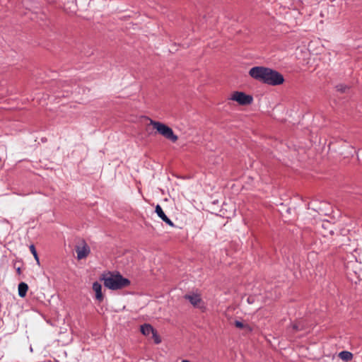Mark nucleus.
<instances>
[{
    "instance_id": "1",
    "label": "nucleus",
    "mask_w": 362,
    "mask_h": 362,
    "mask_svg": "<svg viewBox=\"0 0 362 362\" xmlns=\"http://www.w3.org/2000/svg\"><path fill=\"white\" fill-rule=\"evenodd\" d=\"M249 74L255 80L270 86H279L284 82V76L281 73L264 66L252 67Z\"/></svg>"
},
{
    "instance_id": "2",
    "label": "nucleus",
    "mask_w": 362,
    "mask_h": 362,
    "mask_svg": "<svg viewBox=\"0 0 362 362\" xmlns=\"http://www.w3.org/2000/svg\"><path fill=\"white\" fill-rule=\"evenodd\" d=\"M100 280L103 281L105 287L111 290L122 289L130 284L129 280L124 278L119 273L108 272L103 274L100 277Z\"/></svg>"
},
{
    "instance_id": "3",
    "label": "nucleus",
    "mask_w": 362,
    "mask_h": 362,
    "mask_svg": "<svg viewBox=\"0 0 362 362\" xmlns=\"http://www.w3.org/2000/svg\"><path fill=\"white\" fill-rule=\"evenodd\" d=\"M150 124L152 125L160 134L167 139H169L172 142H176L177 141L178 136L175 135L173 129L166 124L153 119H150Z\"/></svg>"
},
{
    "instance_id": "4",
    "label": "nucleus",
    "mask_w": 362,
    "mask_h": 362,
    "mask_svg": "<svg viewBox=\"0 0 362 362\" xmlns=\"http://www.w3.org/2000/svg\"><path fill=\"white\" fill-rule=\"evenodd\" d=\"M75 250L78 260L86 258L90 252L89 246L83 239H78L77 240L75 246Z\"/></svg>"
},
{
    "instance_id": "5",
    "label": "nucleus",
    "mask_w": 362,
    "mask_h": 362,
    "mask_svg": "<svg viewBox=\"0 0 362 362\" xmlns=\"http://www.w3.org/2000/svg\"><path fill=\"white\" fill-rule=\"evenodd\" d=\"M230 100L236 101L241 105H250L253 101V98L250 95H247L243 92L235 91L231 95Z\"/></svg>"
},
{
    "instance_id": "6",
    "label": "nucleus",
    "mask_w": 362,
    "mask_h": 362,
    "mask_svg": "<svg viewBox=\"0 0 362 362\" xmlns=\"http://www.w3.org/2000/svg\"><path fill=\"white\" fill-rule=\"evenodd\" d=\"M184 298L188 300L190 303L196 308L202 309L204 308V302L201 298V296L198 293H189L186 294Z\"/></svg>"
},
{
    "instance_id": "7",
    "label": "nucleus",
    "mask_w": 362,
    "mask_h": 362,
    "mask_svg": "<svg viewBox=\"0 0 362 362\" xmlns=\"http://www.w3.org/2000/svg\"><path fill=\"white\" fill-rule=\"evenodd\" d=\"M157 215L168 226H175L171 220L165 215L163 209L159 204H157L155 209Z\"/></svg>"
},
{
    "instance_id": "8",
    "label": "nucleus",
    "mask_w": 362,
    "mask_h": 362,
    "mask_svg": "<svg viewBox=\"0 0 362 362\" xmlns=\"http://www.w3.org/2000/svg\"><path fill=\"white\" fill-rule=\"evenodd\" d=\"M92 288L95 293V299L100 303L102 302L104 299V296L102 293L101 284L98 281H95L93 284Z\"/></svg>"
},
{
    "instance_id": "9",
    "label": "nucleus",
    "mask_w": 362,
    "mask_h": 362,
    "mask_svg": "<svg viewBox=\"0 0 362 362\" xmlns=\"http://www.w3.org/2000/svg\"><path fill=\"white\" fill-rule=\"evenodd\" d=\"M140 329L141 332L145 336H148L155 331L153 327L149 324H144L141 325Z\"/></svg>"
},
{
    "instance_id": "10",
    "label": "nucleus",
    "mask_w": 362,
    "mask_h": 362,
    "mask_svg": "<svg viewBox=\"0 0 362 362\" xmlns=\"http://www.w3.org/2000/svg\"><path fill=\"white\" fill-rule=\"evenodd\" d=\"M18 295L20 297L23 298L26 296L28 290V286L24 282H21L18 284Z\"/></svg>"
},
{
    "instance_id": "11",
    "label": "nucleus",
    "mask_w": 362,
    "mask_h": 362,
    "mask_svg": "<svg viewBox=\"0 0 362 362\" xmlns=\"http://www.w3.org/2000/svg\"><path fill=\"white\" fill-rule=\"evenodd\" d=\"M339 357L344 361H349L353 358V354L349 351H343L339 354Z\"/></svg>"
},
{
    "instance_id": "12",
    "label": "nucleus",
    "mask_w": 362,
    "mask_h": 362,
    "mask_svg": "<svg viewBox=\"0 0 362 362\" xmlns=\"http://www.w3.org/2000/svg\"><path fill=\"white\" fill-rule=\"evenodd\" d=\"M292 327H293V329L295 331H299V330L305 329V325H304V323H303V322L302 320L298 321V322L294 323Z\"/></svg>"
},
{
    "instance_id": "13",
    "label": "nucleus",
    "mask_w": 362,
    "mask_h": 362,
    "mask_svg": "<svg viewBox=\"0 0 362 362\" xmlns=\"http://www.w3.org/2000/svg\"><path fill=\"white\" fill-rule=\"evenodd\" d=\"M29 249H30V252L33 254L35 259L36 260L37 264H40V259H39V257H38V255H37V251H36V249H35L34 245H30Z\"/></svg>"
},
{
    "instance_id": "14",
    "label": "nucleus",
    "mask_w": 362,
    "mask_h": 362,
    "mask_svg": "<svg viewBox=\"0 0 362 362\" xmlns=\"http://www.w3.org/2000/svg\"><path fill=\"white\" fill-rule=\"evenodd\" d=\"M336 89L341 93H345L349 89V87L344 84H339L336 86Z\"/></svg>"
},
{
    "instance_id": "15",
    "label": "nucleus",
    "mask_w": 362,
    "mask_h": 362,
    "mask_svg": "<svg viewBox=\"0 0 362 362\" xmlns=\"http://www.w3.org/2000/svg\"><path fill=\"white\" fill-rule=\"evenodd\" d=\"M234 325L237 328H239V329L247 328L250 331L251 330V329L250 328L249 326L244 325L242 322L235 321Z\"/></svg>"
},
{
    "instance_id": "16",
    "label": "nucleus",
    "mask_w": 362,
    "mask_h": 362,
    "mask_svg": "<svg viewBox=\"0 0 362 362\" xmlns=\"http://www.w3.org/2000/svg\"><path fill=\"white\" fill-rule=\"evenodd\" d=\"M152 338L154 340V342L156 344H160V341H161V339L160 338V337L157 334L156 332L154 331L153 333H152Z\"/></svg>"
},
{
    "instance_id": "17",
    "label": "nucleus",
    "mask_w": 362,
    "mask_h": 362,
    "mask_svg": "<svg viewBox=\"0 0 362 362\" xmlns=\"http://www.w3.org/2000/svg\"><path fill=\"white\" fill-rule=\"evenodd\" d=\"M322 221H323V222H328V223H331V224H335V223H334V222H331L330 221H328V220H323ZM322 226H325L324 223H322Z\"/></svg>"
},
{
    "instance_id": "18",
    "label": "nucleus",
    "mask_w": 362,
    "mask_h": 362,
    "mask_svg": "<svg viewBox=\"0 0 362 362\" xmlns=\"http://www.w3.org/2000/svg\"><path fill=\"white\" fill-rule=\"evenodd\" d=\"M16 272H17V273H18V274H21V268H20V267L17 268Z\"/></svg>"
},
{
    "instance_id": "19",
    "label": "nucleus",
    "mask_w": 362,
    "mask_h": 362,
    "mask_svg": "<svg viewBox=\"0 0 362 362\" xmlns=\"http://www.w3.org/2000/svg\"><path fill=\"white\" fill-rule=\"evenodd\" d=\"M182 362H190V361L188 360H183V361H182Z\"/></svg>"
}]
</instances>
